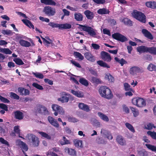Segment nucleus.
I'll use <instances>...</instances> for the list:
<instances>
[{
    "label": "nucleus",
    "instance_id": "4c0bfd02",
    "mask_svg": "<svg viewBox=\"0 0 156 156\" xmlns=\"http://www.w3.org/2000/svg\"><path fill=\"white\" fill-rule=\"evenodd\" d=\"M114 59L116 62L119 63L122 66H123L124 64L127 63V62L123 58H121V60H119L117 57H115Z\"/></svg>",
    "mask_w": 156,
    "mask_h": 156
},
{
    "label": "nucleus",
    "instance_id": "9b49d317",
    "mask_svg": "<svg viewBox=\"0 0 156 156\" xmlns=\"http://www.w3.org/2000/svg\"><path fill=\"white\" fill-rule=\"evenodd\" d=\"M36 111L40 113L47 114L48 112L47 108L44 106L40 105H37Z\"/></svg>",
    "mask_w": 156,
    "mask_h": 156
},
{
    "label": "nucleus",
    "instance_id": "c85d7f7f",
    "mask_svg": "<svg viewBox=\"0 0 156 156\" xmlns=\"http://www.w3.org/2000/svg\"><path fill=\"white\" fill-rule=\"evenodd\" d=\"M110 11L105 8L100 9L97 11V13L101 15L109 14Z\"/></svg>",
    "mask_w": 156,
    "mask_h": 156
},
{
    "label": "nucleus",
    "instance_id": "6ab92c4d",
    "mask_svg": "<svg viewBox=\"0 0 156 156\" xmlns=\"http://www.w3.org/2000/svg\"><path fill=\"white\" fill-rule=\"evenodd\" d=\"M41 38L43 40V41L44 45L47 47H49L51 45V47L52 48L54 47L55 44L53 43L52 40H50L49 41L47 40L46 39L41 37Z\"/></svg>",
    "mask_w": 156,
    "mask_h": 156
},
{
    "label": "nucleus",
    "instance_id": "aec40b11",
    "mask_svg": "<svg viewBox=\"0 0 156 156\" xmlns=\"http://www.w3.org/2000/svg\"><path fill=\"white\" fill-rule=\"evenodd\" d=\"M64 150L69 155L73 156H76V152L75 149L66 147L64 149Z\"/></svg>",
    "mask_w": 156,
    "mask_h": 156
},
{
    "label": "nucleus",
    "instance_id": "bf43d9fd",
    "mask_svg": "<svg viewBox=\"0 0 156 156\" xmlns=\"http://www.w3.org/2000/svg\"><path fill=\"white\" fill-rule=\"evenodd\" d=\"M33 74L36 77L39 79H42L44 77V75L42 74L39 73H33Z\"/></svg>",
    "mask_w": 156,
    "mask_h": 156
},
{
    "label": "nucleus",
    "instance_id": "0eeeda50",
    "mask_svg": "<svg viewBox=\"0 0 156 156\" xmlns=\"http://www.w3.org/2000/svg\"><path fill=\"white\" fill-rule=\"evenodd\" d=\"M51 108L55 112L54 114L55 116H57L58 114L61 115L64 114V111L61 106L57 104H54L52 105Z\"/></svg>",
    "mask_w": 156,
    "mask_h": 156
},
{
    "label": "nucleus",
    "instance_id": "7c9ffc66",
    "mask_svg": "<svg viewBox=\"0 0 156 156\" xmlns=\"http://www.w3.org/2000/svg\"><path fill=\"white\" fill-rule=\"evenodd\" d=\"M19 43L21 46L26 47H29L31 46V44L30 42L22 39H21L19 41Z\"/></svg>",
    "mask_w": 156,
    "mask_h": 156
},
{
    "label": "nucleus",
    "instance_id": "4d7b16f0",
    "mask_svg": "<svg viewBox=\"0 0 156 156\" xmlns=\"http://www.w3.org/2000/svg\"><path fill=\"white\" fill-rule=\"evenodd\" d=\"M124 85L126 91H132V89L130 88V85L128 83H124Z\"/></svg>",
    "mask_w": 156,
    "mask_h": 156
},
{
    "label": "nucleus",
    "instance_id": "e2e57ef3",
    "mask_svg": "<svg viewBox=\"0 0 156 156\" xmlns=\"http://www.w3.org/2000/svg\"><path fill=\"white\" fill-rule=\"evenodd\" d=\"M155 65L152 63H150L148 66L147 69L151 71H154V70Z\"/></svg>",
    "mask_w": 156,
    "mask_h": 156
},
{
    "label": "nucleus",
    "instance_id": "13d9d810",
    "mask_svg": "<svg viewBox=\"0 0 156 156\" xmlns=\"http://www.w3.org/2000/svg\"><path fill=\"white\" fill-rule=\"evenodd\" d=\"M138 154L140 156H147V152L144 150H141L138 151Z\"/></svg>",
    "mask_w": 156,
    "mask_h": 156
},
{
    "label": "nucleus",
    "instance_id": "2eb2a0df",
    "mask_svg": "<svg viewBox=\"0 0 156 156\" xmlns=\"http://www.w3.org/2000/svg\"><path fill=\"white\" fill-rule=\"evenodd\" d=\"M48 119L49 123L55 128H58L59 124L57 121L51 116H48Z\"/></svg>",
    "mask_w": 156,
    "mask_h": 156
},
{
    "label": "nucleus",
    "instance_id": "338daca9",
    "mask_svg": "<svg viewBox=\"0 0 156 156\" xmlns=\"http://www.w3.org/2000/svg\"><path fill=\"white\" fill-rule=\"evenodd\" d=\"M0 142L3 144H4L8 146H9L8 142L2 137L0 138Z\"/></svg>",
    "mask_w": 156,
    "mask_h": 156
},
{
    "label": "nucleus",
    "instance_id": "dca6fc26",
    "mask_svg": "<svg viewBox=\"0 0 156 156\" xmlns=\"http://www.w3.org/2000/svg\"><path fill=\"white\" fill-rule=\"evenodd\" d=\"M149 47H147L144 45H141L138 47L136 50L137 51L140 53L144 52H149Z\"/></svg>",
    "mask_w": 156,
    "mask_h": 156
},
{
    "label": "nucleus",
    "instance_id": "473e14b6",
    "mask_svg": "<svg viewBox=\"0 0 156 156\" xmlns=\"http://www.w3.org/2000/svg\"><path fill=\"white\" fill-rule=\"evenodd\" d=\"M146 6L148 7L154 9L156 8V2H155L149 1L146 2Z\"/></svg>",
    "mask_w": 156,
    "mask_h": 156
},
{
    "label": "nucleus",
    "instance_id": "72a5a7b5",
    "mask_svg": "<svg viewBox=\"0 0 156 156\" xmlns=\"http://www.w3.org/2000/svg\"><path fill=\"white\" fill-rule=\"evenodd\" d=\"M73 143L75 146L78 148H82L83 147L82 141L81 140H75L73 141Z\"/></svg>",
    "mask_w": 156,
    "mask_h": 156
},
{
    "label": "nucleus",
    "instance_id": "49530a36",
    "mask_svg": "<svg viewBox=\"0 0 156 156\" xmlns=\"http://www.w3.org/2000/svg\"><path fill=\"white\" fill-rule=\"evenodd\" d=\"M125 126L126 127L132 132L134 133L135 132V130L133 127L130 123H125Z\"/></svg>",
    "mask_w": 156,
    "mask_h": 156
},
{
    "label": "nucleus",
    "instance_id": "20e7f679",
    "mask_svg": "<svg viewBox=\"0 0 156 156\" xmlns=\"http://www.w3.org/2000/svg\"><path fill=\"white\" fill-rule=\"evenodd\" d=\"M26 138L29 141H31L34 147H36L38 146L40 142L39 139L35 135L32 134H28Z\"/></svg>",
    "mask_w": 156,
    "mask_h": 156
},
{
    "label": "nucleus",
    "instance_id": "c9c22d12",
    "mask_svg": "<svg viewBox=\"0 0 156 156\" xmlns=\"http://www.w3.org/2000/svg\"><path fill=\"white\" fill-rule=\"evenodd\" d=\"M72 27V25L71 24L68 23L60 24V29H70Z\"/></svg>",
    "mask_w": 156,
    "mask_h": 156
},
{
    "label": "nucleus",
    "instance_id": "6e6d98bb",
    "mask_svg": "<svg viewBox=\"0 0 156 156\" xmlns=\"http://www.w3.org/2000/svg\"><path fill=\"white\" fill-rule=\"evenodd\" d=\"M92 124L93 126L96 127H99L100 126V122L96 119H94L92 122Z\"/></svg>",
    "mask_w": 156,
    "mask_h": 156
},
{
    "label": "nucleus",
    "instance_id": "393cba45",
    "mask_svg": "<svg viewBox=\"0 0 156 156\" xmlns=\"http://www.w3.org/2000/svg\"><path fill=\"white\" fill-rule=\"evenodd\" d=\"M41 2L46 5L55 6L56 5V3L53 0H41Z\"/></svg>",
    "mask_w": 156,
    "mask_h": 156
},
{
    "label": "nucleus",
    "instance_id": "423d86ee",
    "mask_svg": "<svg viewBox=\"0 0 156 156\" xmlns=\"http://www.w3.org/2000/svg\"><path fill=\"white\" fill-rule=\"evenodd\" d=\"M43 12L46 15L48 16H53L56 13L55 9L49 6L44 7Z\"/></svg>",
    "mask_w": 156,
    "mask_h": 156
},
{
    "label": "nucleus",
    "instance_id": "052dcab7",
    "mask_svg": "<svg viewBox=\"0 0 156 156\" xmlns=\"http://www.w3.org/2000/svg\"><path fill=\"white\" fill-rule=\"evenodd\" d=\"M97 141L98 144H104L106 142L102 137H98L97 139Z\"/></svg>",
    "mask_w": 156,
    "mask_h": 156
},
{
    "label": "nucleus",
    "instance_id": "a878e982",
    "mask_svg": "<svg viewBox=\"0 0 156 156\" xmlns=\"http://www.w3.org/2000/svg\"><path fill=\"white\" fill-rule=\"evenodd\" d=\"M60 144L62 145L70 144L71 143L69 140L67 139L65 136L62 137V139L59 141Z\"/></svg>",
    "mask_w": 156,
    "mask_h": 156
},
{
    "label": "nucleus",
    "instance_id": "864d4df0",
    "mask_svg": "<svg viewBox=\"0 0 156 156\" xmlns=\"http://www.w3.org/2000/svg\"><path fill=\"white\" fill-rule=\"evenodd\" d=\"M32 85L37 89L39 90H43V87L40 85L36 83H32Z\"/></svg>",
    "mask_w": 156,
    "mask_h": 156
},
{
    "label": "nucleus",
    "instance_id": "4be33fe9",
    "mask_svg": "<svg viewBox=\"0 0 156 156\" xmlns=\"http://www.w3.org/2000/svg\"><path fill=\"white\" fill-rule=\"evenodd\" d=\"M78 107L80 109L86 112H88L90 111L89 106L83 103H80L78 105Z\"/></svg>",
    "mask_w": 156,
    "mask_h": 156
},
{
    "label": "nucleus",
    "instance_id": "f3484780",
    "mask_svg": "<svg viewBox=\"0 0 156 156\" xmlns=\"http://www.w3.org/2000/svg\"><path fill=\"white\" fill-rule=\"evenodd\" d=\"M14 118L16 119L21 120L23 118V114L20 111L17 110L14 112Z\"/></svg>",
    "mask_w": 156,
    "mask_h": 156
},
{
    "label": "nucleus",
    "instance_id": "a19ab883",
    "mask_svg": "<svg viewBox=\"0 0 156 156\" xmlns=\"http://www.w3.org/2000/svg\"><path fill=\"white\" fill-rule=\"evenodd\" d=\"M79 82L81 84L86 87H87L89 85L88 81L83 78H80L79 80Z\"/></svg>",
    "mask_w": 156,
    "mask_h": 156
},
{
    "label": "nucleus",
    "instance_id": "3c124183",
    "mask_svg": "<svg viewBox=\"0 0 156 156\" xmlns=\"http://www.w3.org/2000/svg\"><path fill=\"white\" fill-rule=\"evenodd\" d=\"M91 81L94 83L97 84H99L101 83V81L100 79L94 77H91Z\"/></svg>",
    "mask_w": 156,
    "mask_h": 156
},
{
    "label": "nucleus",
    "instance_id": "cd10ccee",
    "mask_svg": "<svg viewBox=\"0 0 156 156\" xmlns=\"http://www.w3.org/2000/svg\"><path fill=\"white\" fill-rule=\"evenodd\" d=\"M101 132H103V134L108 139L111 140L112 139L113 136L111 133L109 131L104 129L103 130L102 129Z\"/></svg>",
    "mask_w": 156,
    "mask_h": 156
},
{
    "label": "nucleus",
    "instance_id": "412c9836",
    "mask_svg": "<svg viewBox=\"0 0 156 156\" xmlns=\"http://www.w3.org/2000/svg\"><path fill=\"white\" fill-rule=\"evenodd\" d=\"M116 140L117 143L123 146L126 144V142L123 137L118 135L117 136Z\"/></svg>",
    "mask_w": 156,
    "mask_h": 156
},
{
    "label": "nucleus",
    "instance_id": "ddd939ff",
    "mask_svg": "<svg viewBox=\"0 0 156 156\" xmlns=\"http://www.w3.org/2000/svg\"><path fill=\"white\" fill-rule=\"evenodd\" d=\"M85 58L89 61L94 62L96 60V57L90 52H86L84 54Z\"/></svg>",
    "mask_w": 156,
    "mask_h": 156
},
{
    "label": "nucleus",
    "instance_id": "2f4dec72",
    "mask_svg": "<svg viewBox=\"0 0 156 156\" xmlns=\"http://www.w3.org/2000/svg\"><path fill=\"white\" fill-rule=\"evenodd\" d=\"M71 92L73 94L78 98H82L84 96L83 93L80 92L75 91L73 90H71Z\"/></svg>",
    "mask_w": 156,
    "mask_h": 156
},
{
    "label": "nucleus",
    "instance_id": "58836bf2",
    "mask_svg": "<svg viewBox=\"0 0 156 156\" xmlns=\"http://www.w3.org/2000/svg\"><path fill=\"white\" fill-rule=\"evenodd\" d=\"M130 108L132 111L134 117H136L139 115V112L138 110L137 109L131 107H130Z\"/></svg>",
    "mask_w": 156,
    "mask_h": 156
},
{
    "label": "nucleus",
    "instance_id": "e433bc0d",
    "mask_svg": "<svg viewBox=\"0 0 156 156\" xmlns=\"http://www.w3.org/2000/svg\"><path fill=\"white\" fill-rule=\"evenodd\" d=\"M98 115L101 119L104 121L106 122H108L109 121V119L108 117L103 113L101 112H98Z\"/></svg>",
    "mask_w": 156,
    "mask_h": 156
},
{
    "label": "nucleus",
    "instance_id": "37998d69",
    "mask_svg": "<svg viewBox=\"0 0 156 156\" xmlns=\"http://www.w3.org/2000/svg\"><path fill=\"white\" fill-rule=\"evenodd\" d=\"M153 128L156 129V126L152 123H148L145 125V129L148 130H151Z\"/></svg>",
    "mask_w": 156,
    "mask_h": 156
},
{
    "label": "nucleus",
    "instance_id": "7ed1b4c3",
    "mask_svg": "<svg viewBox=\"0 0 156 156\" xmlns=\"http://www.w3.org/2000/svg\"><path fill=\"white\" fill-rule=\"evenodd\" d=\"M133 17L140 22L145 23L146 22V16L143 13L136 11L132 13Z\"/></svg>",
    "mask_w": 156,
    "mask_h": 156
},
{
    "label": "nucleus",
    "instance_id": "c03bdc74",
    "mask_svg": "<svg viewBox=\"0 0 156 156\" xmlns=\"http://www.w3.org/2000/svg\"><path fill=\"white\" fill-rule=\"evenodd\" d=\"M0 50L1 52L4 53L6 54L10 55L12 53V51L8 48H0Z\"/></svg>",
    "mask_w": 156,
    "mask_h": 156
},
{
    "label": "nucleus",
    "instance_id": "c756f323",
    "mask_svg": "<svg viewBox=\"0 0 156 156\" xmlns=\"http://www.w3.org/2000/svg\"><path fill=\"white\" fill-rule=\"evenodd\" d=\"M122 22L128 26L131 27L132 26V21L131 20L126 18H124L122 20Z\"/></svg>",
    "mask_w": 156,
    "mask_h": 156
},
{
    "label": "nucleus",
    "instance_id": "0e129e2a",
    "mask_svg": "<svg viewBox=\"0 0 156 156\" xmlns=\"http://www.w3.org/2000/svg\"><path fill=\"white\" fill-rule=\"evenodd\" d=\"M69 122H76L78 121V120L74 117H69L68 118Z\"/></svg>",
    "mask_w": 156,
    "mask_h": 156
},
{
    "label": "nucleus",
    "instance_id": "39448f33",
    "mask_svg": "<svg viewBox=\"0 0 156 156\" xmlns=\"http://www.w3.org/2000/svg\"><path fill=\"white\" fill-rule=\"evenodd\" d=\"M79 26V28L81 30H83L88 32V34L90 36L93 37H95L96 35L94 29L90 27L83 25L80 24H78Z\"/></svg>",
    "mask_w": 156,
    "mask_h": 156
},
{
    "label": "nucleus",
    "instance_id": "a18cd8bd",
    "mask_svg": "<svg viewBox=\"0 0 156 156\" xmlns=\"http://www.w3.org/2000/svg\"><path fill=\"white\" fill-rule=\"evenodd\" d=\"M145 145L149 150L153 151L156 152V146L148 144H146Z\"/></svg>",
    "mask_w": 156,
    "mask_h": 156
},
{
    "label": "nucleus",
    "instance_id": "a211bd4d",
    "mask_svg": "<svg viewBox=\"0 0 156 156\" xmlns=\"http://www.w3.org/2000/svg\"><path fill=\"white\" fill-rule=\"evenodd\" d=\"M142 32L144 36L148 39L152 40L154 37L151 33L146 29H143Z\"/></svg>",
    "mask_w": 156,
    "mask_h": 156
},
{
    "label": "nucleus",
    "instance_id": "b1692460",
    "mask_svg": "<svg viewBox=\"0 0 156 156\" xmlns=\"http://www.w3.org/2000/svg\"><path fill=\"white\" fill-rule=\"evenodd\" d=\"M74 19L78 21H82L83 19V16L82 14L79 12H76L74 14Z\"/></svg>",
    "mask_w": 156,
    "mask_h": 156
},
{
    "label": "nucleus",
    "instance_id": "de8ad7c7",
    "mask_svg": "<svg viewBox=\"0 0 156 156\" xmlns=\"http://www.w3.org/2000/svg\"><path fill=\"white\" fill-rule=\"evenodd\" d=\"M13 61L18 65H21L24 64L22 60L19 58H15L13 59Z\"/></svg>",
    "mask_w": 156,
    "mask_h": 156
},
{
    "label": "nucleus",
    "instance_id": "8fccbe9b",
    "mask_svg": "<svg viewBox=\"0 0 156 156\" xmlns=\"http://www.w3.org/2000/svg\"><path fill=\"white\" fill-rule=\"evenodd\" d=\"M19 126H15L14 127V131L16 133L19 134V137L23 138L22 137L20 136V130L19 129Z\"/></svg>",
    "mask_w": 156,
    "mask_h": 156
},
{
    "label": "nucleus",
    "instance_id": "603ef678",
    "mask_svg": "<svg viewBox=\"0 0 156 156\" xmlns=\"http://www.w3.org/2000/svg\"><path fill=\"white\" fill-rule=\"evenodd\" d=\"M74 55L76 58H78L81 60L84 59V57L80 53L77 52H75L74 53Z\"/></svg>",
    "mask_w": 156,
    "mask_h": 156
},
{
    "label": "nucleus",
    "instance_id": "5fc2aeb1",
    "mask_svg": "<svg viewBox=\"0 0 156 156\" xmlns=\"http://www.w3.org/2000/svg\"><path fill=\"white\" fill-rule=\"evenodd\" d=\"M48 25L53 28L58 27L59 29H60V24H57L53 22H51L48 23Z\"/></svg>",
    "mask_w": 156,
    "mask_h": 156
},
{
    "label": "nucleus",
    "instance_id": "5701e85b",
    "mask_svg": "<svg viewBox=\"0 0 156 156\" xmlns=\"http://www.w3.org/2000/svg\"><path fill=\"white\" fill-rule=\"evenodd\" d=\"M84 13L88 19L92 20L94 18V14L93 12L90 10H86L84 12Z\"/></svg>",
    "mask_w": 156,
    "mask_h": 156
},
{
    "label": "nucleus",
    "instance_id": "bb28decb",
    "mask_svg": "<svg viewBox=\"0 0 156 156\" xmlns=\"http://www.w3.org/2000/svg\"><path fill=\"white\" fill-rule=\"evenodd\" d=\"M22 21L27 27L30 28H32L33 29H34V25L31 22L27 19H23Z\"/></svg>",
    "mask_w": 156,
    "mask_h": 156
},
{
    "label": "nucleus",
    "instance_id": "09e8293b",
    "mask_svg": "<svg viewBox=\"0 0 156 156\" xmlns=\"http://www.w3.org/2000/svg\"><path fill=\"white\" fill-rule=\"evenodd\" d=\"M149 53L151 55H156V47H149Z\"/></svg>",
    "mask_w": 156,
    "mask_h": 156
},
{
    "label": "nucleus",
    "instance_id": "4468645a",
    "mask_svg": "<svg viewBox=\"0 0 156 156\" xmlns=\"http://www.w3.org/2000/svg\"><path fill=\"white\" fill-rule=\"evenodd\" d=\"M143 72V69H140L137 66L132 67L130 69V73L133 75H134L137 73H141Z\"/></svg>",
    "mask_w": 156,
    "mask_h": 156
},
{
    "label": "nucleus",
    "instance_id": "680f3d73",
    "mask_svg": "<svg viewBox=\"0 0 156 156\" xmlns=\"http://www.w3.org/2000/svg\"><path fill=\"white\" fill-rule=\"evenodd\" d=\"M10 97L16 100H19L20 99V97L18 95L12 92L10 93Z\"/></svg>",
    "mask_w": 156,
    "mask_h": 156
},
{
    "label": "nucleus",
    "instance_id": "774afa93",
    "mask_svg": "<svg viewBox=\"0 0 156 156\" xmlns=\"http://www.w3.org/2000/svg\"><path fill=\"white\" fill-rule=\"evenodd\" d=\"M0 100L2 102L5 103H9V101L7 99L1 96L0 95Z\"/></svg>",
    "mask_w": 156,
    "mask_h": 156
},
{
    "label": "nucleus",
    "instance_id": "f03ea898",
    "mask_svg": "<svg viewBox=\"0 0 156 156\" xmlns=\"http://www.w3.org/2000/svg\"><path fill=\"white\" fill-rule=\"evenodd\" d=\"M132 101L133 105L139 107H143L145 106L146 105L145 100L138 97L132 99Z\"/></svg>",
    "mask_w": 156,
    "mask_h": 156
},
{
    "label": "nucleus",
    "instance_id": "ea45409f",
    "mask_svg": "<svg viewBox=\"0 0 156 156\" xmlns=\"http://www.w3.org/2000/svg\"><path fill=\"white\" fill-rule=\"evenodd\" d=\"M39 133L41 135L42 138H45L48 140H50L51 139V136L46 133L43 132H39Z\"/></svg>",
    "mask_w": 156,
    "mask_h": 156
},
{
    "label": "nucleus",
    "instance_id": "79ce46f5",
    "mask_svg": "<svg viewBox=\"0 0 156 156\" xmlns=\"http://www.w3.org/2000/svg\"><path fill=\"white\" fill-rule=\"evenodd\" d=\"M105 78L108 80L110 82H113L115 80L114 77L110 73L107 74L105 75Z\"/></svg>",
    "mask_w": 156,
    "mask_h": 156
},
{
    "label": "nucleus",
    "instance_id": "9d476101",
    "mask_svg": "<svg viewBox=\"0 0 156 156\" xmlns=\"http://www.w3.org/2000/svg\"><path fill=\"white\" fill-rule=\"evenodd\" d=\"M100 55L101 58L105 61L108 62L111 61L112 58L110 55L108 53L103 51L101 52Z\"/></svg>",
    "mask_w": 156,
    "mask_h": 156
},
{
    "label": "nucleus",
    "instance_id": "f704fd0d",
    "mask_svg": "<svg viewBox=\"0 0 156 156\" xmlns=\"http://www.w3.org/2000/svg\"><path fill=\"white\" fill-rule=\"evenodd\" d=\"M97 63L101 67L109 68L110 66L102 60H98L97 61Z\"/></svg>",
    "mask_w": 156,
    "mask_h": 156
},
{
    "label": "nucleus",
    "instance_id": "f8f14e48",
    "mask_svg": "<svg viewBox=\"0 0 156 156\" xmlns=\"http://www.w3.org/2000/svg\"><path fill=\"white\" fill-rule=\"evenodd\" d=\"M16 144L17 145L20 146L23 149L22 150H23L24 151H27L28 150V148L27 145L21 140L18 139L16 140Z\"/></svg>",
    "mask_w": 156,
    "mask_h": 156
},
{
    "label": "nucleus",
    "instance_id": "f257e3e1",
    "mask_svg": "<svg viewBox=\"0 0 156 156\" xmlns=\"http://www.w3.org/2000/svg\"><path fill=\"white\" fill-rule=\"evenodd\" d=\"M99 92L100 95L105 98L110 99L113 97V94L111 90L106 86L101 87Z\"/></svg>",
    "mask_w": 156,
    "mask_h": 156
},
{
    "label": "nucleus",
    "instance_id": "6e6552de",
    "mask_svg": "<svg viewBox=\"0 0 156 156\" xmlns=\"http://www.w3.org/2000/svg\"><path fill=\"white\" fill-rule=\"evenodd\" d=\"M61 97L58 98V101L62 103H67L69 100L70 94L65 92H62L60 93Z\"/></svg>",
    "mask_w": 156,
    "mask_h": 156
},
{
    "label": "nucleus",
    "instance_id": "1a4fd4ad",
    "mask_svg": "<svg viewBox=\"0 0 156 156\" xmlns=\"http://www.w3.org/2000/svg\"><path fill=\"white\" fill-rule=\"evenodd\" d=\"M112 37L113 38L122 42L126 41L128 40L126 37L118 33L112 34Z\"/></svg>",
    "mask_w": 156,
    "mask_h": 156
},
{
    "label": "nucleus",
    "instance_id": "69168bd1",
    "mask_svg": "<svg viewBox=\"0 0 156 156\" xmlns=\"http://www.w3.org/2000/svg\"><path fill=\"white\" fill-rule=\"evenodd\" d=\"M62 44L60 43V41L59 40H58L55 44V46L54 47L52 48H55V49H58L60 47L62 46Z\"/></svg>",
    "mask_w": 156,
    "mask_h": 156
}]
</instances>
